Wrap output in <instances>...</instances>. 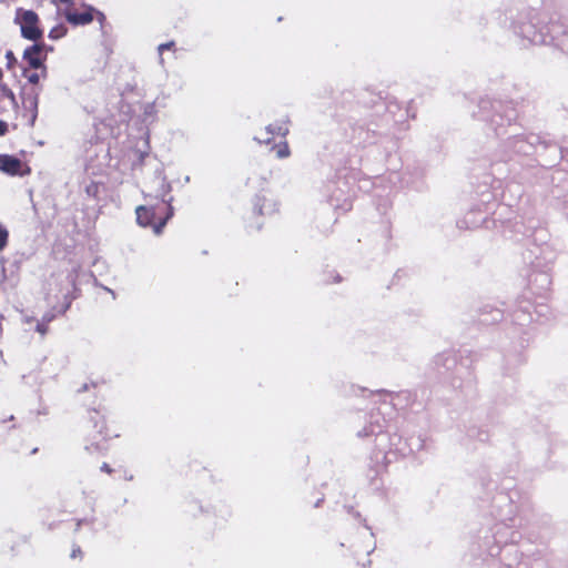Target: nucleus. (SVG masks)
<instances>
[{"label":"nucleus","instance_id":"obj_1","mask_svg":"<svg viewBox=\"0 0 568 568\" xmlns=\"http://www.w3.org/2000/svg\"><path fill=\"white\" fill-rule=\"evenodd\" d=\"M135 213L139 225L143 227L151 226L153 232L159 235L173 215V209L164 203L161 207L141 205L136 207Z\"/></svg>","mask_w":568,"mask_h":568},{"label":"nucleus","instance_id":"obj_2","mask_svg":"<svg viewBox=\"0 0 568 568\" xmlns=\"http://www.w3.org/2000/svg\"><path fill=\"white\" fill-rule=\"evenodd\" d=\"M14 22L20 26L24 39L37 41L42 37L38 14L32 10L18 9Z\"/></svg>","mask_w":568,"mask_h":568},{"label":"nucleus","instance_id":"obj_3","mask_svg":"<svg viewBox=\"0 0 568 568\" xmlns=\"http://www.w3.org/2000/svg\"><path fill=\"white\" fill-rule=\"evenodd\" d=\"M75 286H51L48 293V304L57 312L64 313L73 298H75Z\"/></svg>","mask_w":568,"mask_h":568},{"label":"nucleus","instance_id":"obj_4","mask_svg":"<svg viewBox=\"0 0 568 568\" xmlns=\"http://www.w3.org/2000/svg\"><path fill=\"white\" fill-rule=\"evenodd\" d=\"M0 171L9 175H26L30 173V169L21 160L9 154H0Z\"/></svg>","mask_w":568,"mask_h":568},{"label":"nucleus","instance_id":"obj_5","mask_svg":"<svg viewBox=\"0 0 568 568\" xmlns=\"http://www.w3.org/2000/svg\"><path fill=\"white\" fill-rule=\"evenodd\" d=\"M94 10L90 7H81L80 9L74 7H68L64 10L65 19L74 26H85L93 20Z\"/></svg>","mask_w":568,"mask_h":568},{"label":"nucleus","instance_id":"obj_6","mask_svg":"<svg viewBox=\"0 0 568 568\" xmlns=\"http://www.w3.org/2000/svg\"><path fill=\"white\" fill-rule=\"evenodd\" d=\"M42 50L43 47L41 44H33L27 48L23 52L24 60L29 63L33 69L42 68Z\"/></svg>","mask_w":568,"mask_h":568},{"label":"nucleus","instance_id":"obj_7","mask_svg":"<svg viewBox=\"0 0 568 568\" xmlns=\"http://www.w3.org/2000/svg\"><path fill=\"white\" fill-rule=\"evenodd\" d=\"M288 133V128L285 124H270L265 128V134L255 136V140L260 143H270L275 135L285 136Z\"/></svg>","mask_w":568,"mask_h":568},{"label":"nucleus","instance_id":"obj_8","mask_svg":"<svg viewBox=\"0 0 568 568\" xmlns=\"http://www.w3.org/2000/svg\"><path fill=\"white\" fill-rule=\"evenodd\" d=\"M98 297L101 303H109L115 298V295L108 286H101L98 292Z\"/></svg>","mask_w":568,"mask_h":568},{"label":"nucleus","instance_id":"obj_9","mask_svg":"<svg viewBox=\"0 0 568 568\" xmlns=\"http://www.w3.org/2000/svg\"><path fill=\"white\" fill-rule=\"evenodd\" d=\"M38 98H39V92L38 91H34L32 93L31 97H29L26 101H24V104L27 108L33 110V111H37L38 109Z\"/></svg>","mask_w":568,"mask_h":568},{"label":"nucleus","instance_id":"obj_10","mask_svg":"<svg viewBox=\"0 0 568 568\" xmlns=\"http://www.w3.org/2000/svg\"><path fill=\"white\" fill-rule=\"evenodd\" d=\"M9 232L4 225L0 223V251H3L8 244Z\"/></svg>","mask_w":568,"mask_h":568},{"label":"nucleus","instance_id":"obj_11","mask_svg":"<svg viewBox=\"0 0 568 568\" xmlns=\"http://www.w3.org/2000/svg\"><path fill=\"white\" fill-rule=\"evenodd\" d=\"M276 155L278 159H284V158H287L290 155V150H288V145L286 142L284 143H281L280 145H277L276 148Z\"/></svg>","mask_w":568,"mask_h":568},{"label":"nucleus","instance_id":"obj_12","mask_svg":"<svg viewBox=\"0 0 568 568\" xmlns=\"http://www.w3.org/2000/svg\"><path fill=\"white\" fill-rule=\"evenodd\" d=\"M175 43L173 41H170V42H166V43H162L158 47V52H159V57H160V63L162 64L163 63V52L165 50H172L174 48Z\"/></svg>","mask_w":568,"mask_h":568},{"label":"nucleus","instance_id":"obj_13","mask_svg":"<svg viewBox=\"0 0 568 568\" xmlns=\"http://www.w3.org/2000/svg\"><path fill=\"white\" fill-rule=\"evenodd\" d=\"M65 33V30L63 27H58V28H53L50 33H49V37L51 39H59L61 37H63Z\"/></svg>","mask_w":568,"mask_h":568},{"label":"nucleus","instance_id":"obj_14","mask_svg":"<svg viewBox=\"0 0 568 568\" xmlns=\"http://www.w3.org/2000/svg\"><path fill=\"white\" fill-rule=\"evenodd\" d=\"M6 59L8 61V68L9 69L13 68V64L16 62V58H14V54H13L12 51H7Z\"/></svg>","mask_w":568,"mask_h":568},{"label":"nucleus","instance_id":"obj_15","mask_svg":"<svg viewBox=\"0 0 568 568\" xmlns=\"http://www.w3.org/2000/svg\"><path fill=\"white\" fill-rule=\"evenodd\" d=\"M40 80V74L37 72L28 74V81L32 84H37Z\"/></svg>","mask_w":568,"mask_h":568},{"label":"nucleus","instance_id":"obj_16","mask_svg":"<svg viewBox=\"0 0 568 568\" xmlns=\"http://www.w3.org/2000/svg\"><path fill=\"white\" fill-rule=\"evenodd\" d=\"M7 123L0 120V135H3L7 132Z\"/></svg>","mask_w":568,"mask_h":568},{"label":"nucleus","instance_id":"obj_17","mask_svg":"<svg viewBox=\"0 0 568 568\" xmlns=\"http://www.w3.org/2000/svg\"><path fill=\"white\" fill-rule=\"evenodd\" d=\"M37 331L41 334V335H44L45 332H47V328L43 324H38L37 325Z\"/></svg>","mask_w":568,"mask_h":568},{"label":"nucleus","instance_id":"obj_18","mask_svg":"<svg viewBox=\"0 0 568 568\" xmlns=\"http://www.w3.org/2000/svg\"><path fill=\"white\" fill-rule=\"evenodd\" d=\"M101 470H102V471H105V473H108V474H111V473H112V469H111V468H110V466H109L108 464H105V463L101 466Z\"/></svg>","mask_w":568,"mask_h":568},{"label":"nucleus","instance_id":"obj_19","mask_svg":"<svg viewBox=\"0 0 568 568\" xmlns=\"http://www.w3.org/2000/svg\"><path fill=\"white\" fill-rule=\"evenodd\" d=\"M60 2L67 3L69 0H59Z\"/></svg>","mask_w":568,"mask_h":568}]
</instances>
